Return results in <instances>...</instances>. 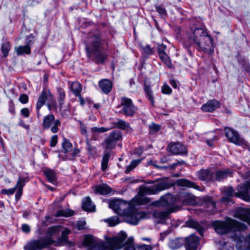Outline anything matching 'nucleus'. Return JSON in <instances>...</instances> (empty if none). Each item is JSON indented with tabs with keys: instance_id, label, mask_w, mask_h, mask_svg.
Masks as SVG:
<instances>
[{
	"instance_id": "obj_1",
	"label": "nucleus",
	"mask_w": 250,
	"mask_h": 250,
	"mask_svg": "<svg viewBox=\"0 0 250 250\" xmlns=\"http://www.w3.org/2000/svg\"><path fill=\"white\" fill-rule=\"evenodd\" d=\"M127 235L121 231L118 235L107 237L105 242L100 241L91 235H85L83 245L88 248V250H119L124 248V250H152L150 245H141L136 247L134 246L133 237L125 241Z\"/></svg>"
},
{
	"instance_id": "obj_2",
	"label": "nucleus",
	"mask_w": 250,
	"mask_h": 250,
	"mask_svg": "<svg viewBox=\"0 0 250 250\" xmlns=\"http://www.w3.org/2000/svg\"><path fill=\"white\" fill-rule=\"evenodd\" d=\"M191 32L187 34V40L185 42V46L187 49L188 53L192 56V52L189 46H195L198 49L207 53L213 52L214 46L212 39L207 33L203 27H191Z\"/></svg>"
},
{
	"instance_id": "obj_3",
	"label": "nucleus",
	"mask_w": 250,
	"mask_h": 250,
	"mask_svg": "<svg viewBox=\"0 0 250 250\" xmlns=\"http://www.w3.org/2000/svg\"><path fill=\"white\" fill-rule=\"evenodd\" d=\"M60 226L49 227L46 231V236L29 241L24 246V250H42L54 244L56 242L53 237H58L61 231Z\"/></svg>"
},
{
	"instance_id": "obj_4",
	"label": "nucleus",
	"mask_w": 250,
	"mask_h": 250,
	"mask_svg": "<svg viewBox=\"0 0 250 250\" xmlns=\"http://www.w3.org/2000/svg\"><path fill=\"white\" fill-rule=\"evenodd\" d=\"M176 201L175 197L170 194H167L160 198V200L157 203L158 206L167 208V211H155L153 213L154 216L159 219V222L164 224L168 218L170 213L174 212L180 208V207L175 205Z\"/></svg>"
},
{
	"instance_id": "obj_5",
	"label": "nucleus",
	"mask_w": 250,
	"mask_h": 250,
	"mask_svg": "<svg viewBox=\"0 0 250 250\" xmlns=\"http://www.w3.org/2000/svg\"><path fill=\"white\" fill-rule=\"evenodd\" d=\"M215 231L223 235L230 231H237L238 234L246 229V226L230 218H226L225 221H216L212 223Z\"/></svg>"
},
{
	"instance_id": "obj_6",
	"label": "nucleus",
	"mask_w": 250,
	"mask_h": 250,
	"mask_svg": "<svg viewBox=\"0 0 250 250\" xmlns=\"http://www.w3.org/2000/svg\"><path fill=\"white\" fill-rule=\"evenodd\" d=\"M104 42L99 34L89 36L85 43V49L87 56H89L92 52L103 48Z\"/></svg>"
},
{
	"instance_id": "obj_7",
	"label": "nucleus",
	"mask_w": 250,
	"mask_h": 250,
	"mask_svg": "<svg viewBox=\"0 0 250 250\" xmlns=\"http://www.w3.org/2000/svg\"><path fill=\"white\" fill-rule=\"evenodd\" d=\"M61 125V121L59 119H55L53 114H50L45 116L42 120V126L44 129L50 128L52 133H55L59 131V126Z\"/></svg>"
},
{
	"instance_id": "obj_8",
	"label": "nucleus",
	"mask_w": 250,
	"mask_h": 250,
	"mask_svg": "<svg viewBox=\"0 0 250 250\" xmlns=\"http://www.w3.org/2000/svg\"><path fill=\"white\" fill-rule=\"evenodd\" d=\"M167 188V184L164 182H160L150 186H141L140 188L139 194L141 196L145 195L156 194Z\"/></svg>"
},
{
	"instance_id": "obj_9",
	"label": "nucleus",
	"mask_w": 250,
	"mask_h": 250,
	"mask_svg": "<svg viewBox=\"0 0 250 250\" xmlns=\"http://www.w3.org/2000/svg\"><path fill=\"white\" fill-rule=\"evenodd\" d=\"M118 107H123L121 112L123 113L125 116L129 117L133 116L137 110V108L133 104L132 100L125 97L121 98V103Z\"/></svg>"
},
{
	"instance_id": "obj_10",
	"label": "nucleus",
	"mask_w": 250,
	"mask_h": 250,
	"mask_svg": "<svg viewBox=\"0 0 250 250\" xmlns=\"http://www.w3.org/2000/svg\"><path fill=\"white\" fill-rule=\"evenodd\" d=\"M233 239L238 250H250V233L245 237L241 232L234 235Z\"/></svg>"
},
{
	"instance_id": "obj_11",
	"label": "nucleus",
	"mask_w": 250,
	"mask_h": 250,
	"mask_svg": "<svg viewBox=\"0 0 250 250\" xmlns=\"http://www.w3.org/2000/svg\"><path fill=\"white\" fill-rule=\"evenodd\" d=\"M237 192L235 193V196L239 197L245 201L250 202V179L244 184L238 185L237 187Z\"/></svg>"
},
{
	"instance_id": "obj_12",
	"label": "nucleus",
	"mask_w": 250,
	"mask_h": 250,
	"mask_svg": "<svg viewBox=\"0 0 250 250\" xmlns=\"http://www.w3.org/2000/svg\"><path fill=\"white\" fill-rule=\"evenodd\" d=\"M225 136L229 141L237 145L241 146L244 144V140L234 129L226 127L225 128Z\"/></svg>"
},
{
	"instance_id": "obj_13",
	"label": "nucleus",
	"mask_w": 250,
	"mask_h": 250,
	"mask_svg": "<svg viewBox=\"0 0 250 250\" xmlns=\"http://www.w3.org/2000/svg\"><path fill=\"white\" fill-rule=\"evenodd\" d=\"M109 207L120 216H124L126 212V204L120 200L114 199L110 201Z\"/></svg>"
},
{
	"instance_id": "obj_14",
	"label": "nucleus",
	"mask_w": 250,
	"mask_h": 250,
	"mask_svg": "<svg viewBox=\"0 0 250 250\" xmlns=\"http://www.w3.org/2000/svg\"><path fill=\"white\" fill-rule=\"evenodd\" d=\"M122 138V133L119 131L114 130L112 131L108 136L105 139V147L112 149L116 145L117 141Z\"/></svg>"
},
{
	"instance_id": "obj_15",
	"label": "nucleus",
	"mask_w": 250,
	"mask_h": 250,
	"mask_svg": "<svg viewBox=\"0 0 250 250\" xmlns=\"http://www.w3.org/2000/svg\"><path fill=\"white\" fill-rule=\"evenodd\" d=\"M233 216L246 222L250 226V208H239L235 210Z\"/></svg>"
},
{
	"instance_id": "obj_16",
	"label": "nucleus",
	"mask_w": 250,
	"mask_h": 250,
	"mask_svg": "<svg viewBox=\"0 0 250 250\" xmlns=\"http://www.w3.org/2000/svg\"><path fill=\"white\" fill-rule=\"evenodd\" d=\"M184 244L186 250H197L199 244V238L192 234L186 238Z\"/></svg>"
},
{
	"instance_id": "obj_17",
	"label": "nucleus",
	"mask_w": 250,
	"mask_h": 250,
	"mask_svg": "<svg viewBox=\"0 0 250 250\" xmlns=\"http://www.w3.org/2000/svg\"><path fill=\"white\" fill-rule=\"evenodd\" d=\"M88 57H93V60L95 62L98 64H103L106 60L108 55L102 49H100L92 52Z\"/></svg>"
},
{
	"instance_id": "obj_18",
	"label": "nucleus",
	"mask_w": 250,
	"mask_h": 250,
	"mask_svg": "<svg viewBox=\"0 0 250 250\" xmlns=\"http://www.w3.org/2000/svg\"><path fill=\"white\" fill-rule=\"evenodd\" d=\"M168 147L169 151L173 154L183 155L187 153L186 146L180 143L170 144Z\"/></svg>"
},
{
	"instance_id": "obj_19",
	"label": "nucleus",
	"mask_w": 250,
	"mask_h": 250,
	"mask_svg": "<svg viewBox=\"0 0 250 250\" xmlns=\"http://www.w3.org/2000/svg\"><path fill=\"white\" fill-rule=\"evenodd\" d=\"M233 174V171L229 168L217 170L214 175V179L217 181L221 182L226 179L229 177H232Z\"/></svg>"
},
{
	"instance_id": "obj_20",
	"label": "nucleus",
	"mask_w": 250,
	"mask_h": 250,
	"mask_svg": "<svg viewBox=\"0 0 250 250\" xmlns=\"http://www.w3.org/2000/svg\"><path fill=\"white\" fill-rule=\"evenodd\" d=\"M198 178L202 181L206 182L213 181L214 180V173L209 169H201L198 172Z\"/></svg>"
},
{
	"instance_id": "obj_21",
	"label": "nucleus",
	"mask_w": 250,
	"mask_h": 250,
	"mask_svg": "<svg viewBox=\"0 0 250 250\" xmlns=\"http://www.w3.org/2000/svg\"><path fill=\"white\" fill-rule=\"evenodd\" d=\"M220 106L219 102L213 99L209 100L206 104H204L202 106L201 109L203 111L212 112Z\"/></svg>"
},
{
	"instance_id": "obj_22",
	"label": "nucleus",
	"mask_w": 250,
	"mask_h": 250,
	"mask_svg": "<svg viewBox=\"0 0 250 250\" xmlns=\"http://www.w3.org/2000/svg\"><path fill=\"white\" fill-rule=\"evenodd\" d=\"M52 98L53 95L50 93L49 90H44L42 91L38 99L36 104V105H37V108H41L45 104L47 99H52Z\"/></svg>"
},
{
	"instance_id": "obj_23",
	"label": "nucleus",
	"mask_w": 250,
	"mask_h": 250,
	"mask_svg": "<svg viewBox=\"0 0 250 250\" xmlns=\"http://www.w3.org/2000/svg\"><path fill=\"white\" fill-rule=\"evenodd\" d=\"M99 86L102 92L106 94H108L112 88V83L108 79H103L99 81Z\"/></svg>"
},
{
	"instance_id": "obj_24",
	"label": "nucleus",
	"mask_w": 250,
	"mask_h": 250,
	"mask_svg": "<svg viewBox=\"0 0 250 250\" xmlns=\"http://www.w3.org/2000/svg\"><path fill=\"white\" fill-rule=\"evenodd\" d=\"M93 188L95 193L101 195L109 194L112 190V189L107 185L105 184L96 185Z\"/></svg>"
},
{
	"instance_id": "obj_25",
	"label": "nucleus",
	"mask_w": 250,
	"mask_h": 250,
	"mask_svg": "<svg viewBox=\"0 0 250 250\" xmlns=\"http://www.w3.org/2000/svg\"><path fill=\"white\" fill-rule=\"evenodd\" d=\"M185 239L182 238H176L169 241L168 246L171 249H178L183 246Z\"/></svg>"
},
{
	"instance_id": "obj_26",
	"label": "nucleus",
	"mask_w": 250,
	"mask_h": 250,
	"mask_svg": "<svg viewBox=\"0 0 250 250\" xmlns=\"http://www.w3.org/2000/svg\"><path fill=\"white\" fill-rule=\"evenodd\" d=\"M186 225L188 227L196 229L201 236L203 235L204 229L197 222L189 220L186 222Z\"/></svg>"
},
{
	"instance_id": "obj_27",
	"label": "nucleus",
	"mask_w": 250,
	"mask_h": 250,
	"mask_svg": "<svg viewBox=\"0 0 250 250\" xmlns=\"http://www.w3.org/2000/svg\"><path fill=\"white\" fill-rule=\"evenodd\" d=\"M234 190L232 187H227L224 188V195L222 197L221 200L223 202H230L231 198L235 196Z\"/></svg>"
},
{
	"instance_id": "obj_28",
	"label": "nucleus",
	"mask_w": 250,
	"mask_h": 250,
	"mask_svg": "<svg viewBox=\"0 0 250 250\" xmlns=\"http://www.w3.org/2000/svg\"><path fill=\"white\" fill-rule=\"evenodd\" d=\"M82 208L87 211L92 212L95 210V206L92 204L91 199L88 196L83 200Z\"/></svg>"
},
{
	"instance_id": "obj_29",
	"label": "nucleus",
	"mask_w": 250,
	"mask_h": 250,
	"mask_svg": "<svg viewBox=\"0 0 250 250\" xmlns=\"http://www.w3.org/2000/svg\"><path fill=\"white\" fill-rule=\"evenodd\" d=\"M141 215L136 212H132L125 217V221L132 225H137L138 223Z\"/></svg>"
},
{
	"instance_id": "obj_30",
	"label": "nucleus",
	"mask_w": 250,
	"mask_h": 250,
	"mask_svg": "<svg viewBox=\"0 0 250 250\" xmlns=\"http://www.w3.org/2000/svg\"><path fill=\"white\" fill-rule=\"evenodd\" d=\"M43 173L46 177L48 182L51 183L55 184L56 182V173L51 169H46Z\"/></svg>"
},
{
	"instance_id": "obj_31",
	"label": "nucleus",
	"mask_w": 250,
	"mask_h": 250,
	"mask_svg": "<svg viewBox=\"0 0 250 250\" xmlns=\"http://www.w3.org/2000/svg\"><path fill=\"white\" fill-rule=\"evenodd\" d=\"M15 49L17 54L19 56L31 53V48L28 45H20L15 47Z\"/></svg>"
},
{
	"instance_id": "obj_32",
	"label": "nucleus",
	"mask_w": 250,
	"mask_h": 250,
	"mask_svg": "<svg viewBox=\"0 0 250 250\" xmlns=\"http://www.w3.org/2000/svg\"><path fill=\"white\" fill-rule=\"evenodd\" d=\"M144 91L148 100L150 102L152 106H154L155 101L151 87L145 84L144 85Z\"/></svg>"
},
{
	"instance_id": "obj_33",
	"label": "nucleus",
	"mask_w": 250,
	"mask_h": 250,
	"mask_svg": "<svg viewBox=\"0 0 250 250\" xmlns=\"http://www.w3.org/2000/svg\"><path fill=\"white\" fill-rule=\"evenodd\" d=\"M70 88L74 95L76 96H80V93L82 90V87L79 83L77 82L72 83Z\"/></svg>"
},
{
	"instance_id": "obj_34",
	"label": "nucleus",
	"mask_w": 250,
	"mask_h": 250,
	"mask_svg": "<svg viewBox=\"0 0 250 250\" xmlns=\"http://www.w3.org/2000/svg\"><path fill=\"white\" fill-rule=\"evenodd\" d=\"M110 156V152L104 151L101 162V169L103 171H105L106 169Z\"/></svg>"
},
{
	"instance_id": "obj_35",
	"label": "nucleus",
	"mask_w": 250,
	"mask_h": 250,
	"mask_svg": "<svg viewBox=\"0 0 250 250\" xmlns=\"http://www.w3.org/2000/svg\"><path fill=\"white\" fill-rule=\"evenodd\" d=\"M114 125L116 127L122 130L127 129L130 126L129 123L122 119H118L117 121L114 123Z\"/></svg>"
},
{
	"instance_id": "obj_36",
	"label": "nucleus",
	"mask_w": 250,
	"mask_h": 250,
	"mask_svg": "<svg viewBox=\"0 0 250 250\" xmlns=\"http://www.w3.org/2000/svg\"><path fill=\"white\" fill-rule=\"evenodd\" d=\"M176 184L178 186L180 187H185L188 188H193L194 187V184L193 183L185 179L177 180Z\"/></svg>"
},
{
	"instance_id": "obj_37",
	"label": "nucleus",
	"mask_w": 250,
	"mask_h": 250,
	"mask_svg": "<svg viewBox=\"0 0 250 250\" xmlns=\"http://www.w3.org/2000/svg\"><path fill=\"white\" fill-rule=\"evenodd\" d=\"M69 104L66 105L64 104H59L60 111L62 116L64 117H67L70 115V110L69 108Z\"/></svg>"
},
{
	"instance_id": "obj_38",
	"label": "nucleus",
	"mask_w": 250,
	"mask_h": 250,
	"mask_svg": "<svg viewBox=\"0 0 250 250\" xmlns=\"http://www.w3.org/2000/svg\"><path fill=\"white\" fill-rule=\"evenodd\" d=\"M74 211L71 209H60L57 211L55 216L56 217L64 216L70 217L73 215Z\"/></svg>"
},
{
	"instance_id": "obj_39",
	"label": "nucleus",
	"mask_w": 250,
	"mask_h": 250,
	"mask_svg": "<svg viewBox=\"0 0 250 250\" xmlns=\"http://www.w3.org/2000/svg\"><path fill=\"white\" fill-rule=\"evenodd\" d=\"M62 147L63 152L67 154L70 152L72 150V144L66 139H64L62 143Z\"/></svg>"
},
{
	"instance_id": "obj_40",
	"label": "nucleus",
	"mask_w": 250,
	"mask_h": 250,
	"mask_svg": "<svg viewBox=\"0 0 250 250\" xmlns=\"http://www.w3.org/2000/svg\"><path fill=\"white\" fill-rule=\"evenodd\" d=\"M141 51L143 55L149 56L154 53V49L150 47L149 45H146L141 47Z\"/></svg>"
},
{
	"instance_id": "obj_41",
	"label": "nucleus",
	"mask_w": 250,
	"mask_h": 250,
	"mask_svg": "<svg viewBox=\"0 0 250 250\" xmlns=\"http://www.w3.org/2000/svg\"><path fill=\"white\" fill-rule=\"evenodd\" d=\"M143 159L133 160L131 161L130 165L127 167L125 173H129L134 168L136 167L142 161Z\"/></svg>"
},
{
	"instance_id": "obj_42",
	"label": "nucleus",
	"mask_w": 250,
	"mask_h": 250,
	"mask_svg": "<svg viewBox=\"0 0 250 250\" xmlns=\"http://www.w3.org/2000/svg\"><path fill=\"white\" fill-rule=\"evenodd\" d=\"M70 231L69 229H65L62 232V235L61 237L58 238V240L59 243H67L68 241L67 235L69 234Z\"/></svg>"
},
{
	"instance_id": "obj_43",
	"label": "nucleus",
	"mask_w": 250,
	"mask_h": 250,
	"mask_svg": "<svg viewBox=\"0 0 250 250\" xmlns=\"http://www.w3.org/2000/svg\"><path fill=\"white\" fill-rule=\"evenodd\" d=\"M58 93V101L59 104H64V100L65 98V93L64 91L61 88L58 87L57 88Z\"/></svg>"
},
{
	"instance_id": "obj_44",
	"label": "nucleus",
	"mask_w": 250,
	"mask_h": 250,
	"mask_svg": "<svg viewBox=\"0 0 250 250\" xmlns=\"http://www.w3.org/2000/svg\"><path fill=\"white\" fill-rule=\"evenodd\" d=\"M29 179L27 176L24 177L21 175H20L15 187L16 188L20 187L23 188V187L25 186V183H27Z\"/></svg>"
},
{
	"instance_id": "obj_45",
	"label": "nucleus",
	"mask_w": 250,
	"mask_h": 250,
	"mask_svg": "<svg viewBox=\"0 0 250 250\" xmlns=\"http://www.w3.org/2000/svg\"><path fill=\"white\" fill-rule=\"evenodd\" d=\"M161 126L158 124L154 123L149 125V133L151 134H155L160 130Z\"/></svg>"
},
{
	"instance_id": "obj_46",
	"label": "nucleus",
	"mask_w": 250,
	"mask_h": 250,
	"mask_svg": "<svg viewBox=\"0 0 250 250\" xmlns=\"http://www.w3.org/2000/svg\"><path fill=\"white\" fill-rule=\"evenodd\" d=\"M10 49V44L9 42H4L1 46V51L4 57H6Z\"/></svg>"
},
{
	"instance_id": "obj_47",
	"label": "nucleus",
	"mask_w": 250,
	"mask_h": 250,
	"mask_svg": "<svg viewBox=\"0 0 250 250\" xmlns=\"http://www.w3.org/2000/svg\"><path fill=\"white\" fill-rule=\"evenodd\" d=\"M104 221L107 222L110 227H114L120 223L117 216H113L104 220Z\"/></svg>"
},
{
	"instance_id": "obj_48",
	"label": "nucleus",
	"mask_w": 250,
	"mask_h": 250,
	"mask_svg": "<svg viewBox=\"0 0 250 250\" xmlns=\"http://www.w3.org/2000/svg\"><path fill=\"white\" fill-rule=\"evenodd\" d=\"M162 61L167 65L169 68H171L172 64L171 61L167 56L165 53L159 55Z\"/></svg>"
},
{
	"instance_id": "obj_49",
	"label": "nucleus",
	"mask_w": 250,
	"mask_h": 250,
	"mask_svg": "<svg viewBox=\"0 0 250 250\" xmlns=\"http://www.w3.org/2000/svg\"><path fill=\"white\" fill-rule=\"evenodd\" d=\"M221 250H233V246L228 242H224L220 245Z\"/></svg>"
},
{
	"instance_id": "obj_50",
	"label": "nucleus",
	"mask_w": 250,
	"mask_h": 250,
	"mask_svg": "<svg viewBox=\"0 0 250 250\" xmlns=\"http://www.w3.org/2000/svg\"><path fill=\"white\" fill-rule=\"evenodd\" d=\"M124 181L128 184H134L141 182L142 181L140 179H136L134 177H129L126 178Z\"/></svg>"
},
{
	"instance_id": "obj_51",
	"label": "nucleus",
	"mask_w": 250,
	"mask_h": 250,
	"mask_svg": "<svg viewBox=\"0 0 250 250\" xmlns=\"http://www.w3.org/2000/svg\"><path fill=\"white\" fill-rule=\"evenodd\" d=\"M162 92L165 94H170L172 92L171 88L167 84L165 83L162 87Z\"/></svg>"
},
{
	"instance_id": "obj_52",
	"label": "nucleus",
	"mask_w": 250,
	"mask_h": 250,
	"mask_svg": "<svg viewBox=\"0 0 250 250\" xmlns=\"http://www.w3.org/2000/svg\"><path fill=\"white\" fill-rule=\"evenodd\" d=\"M239 63L243 66L245 70L249 71L250 68V66L248 63L247 61L245 59H241L239 60Z\"/></svg>"
},
{
	"instance_id": "obj_53",
	"label": "nucleus",
	"mask_w": 250,
	"mask_h": 250,
	"mask_svg": "<svg viewBox=\"0 0 250 250\" xmlns=\"http://www.w3.org/2000/svg\"><path fill=\"white\" fill-rule=\"evenodd\" d=\"M16 189L17 188L15 186L13 188H9L8 189H2L1 190L0 193L2 194H6L8 195H12L15 192Z\"/></svg>"
},
{
	"instance_id": "obj_54",
	"label": "nucleus",
	"mask_w": 250,
	"mask_h": 250,
	"mask_svg": "<svg viewBox=\"0 0 250 250\" xmlns=\"http://www.w3.org/2000/svg\"><path fill=\"white\" fill-rule=\"evenodd\" d=\"M91 130L92 132L100 133L107 131L108 130H109V128H106L104 127H93L91 128Z\"/></svg>"
},
{
	"instance_id": "obj_55",
	"label": "nucleus",
	"mask_w": 250,
	"mask_h": 250,
	"mask_svg": "<svg viewBox=\"0 0 250 250\" xmlns=\"http://www.w3.org/2000/svg\"><path fill=\"white\" fill-rule=\"evenodd\" d=\"M185 199L183 200L182 203L184 205H190L192 204L193 200L189 195L186 194L184 196Z\"/></svg>"
},
{
	"instance_id": "obj_56",
	"label": "nucleus",
	"mask_w": 250,
	"mask_h": 250,
	"mask_svg": "<svg viewBox=\"0 0 250 250\" xmlns=\"http://www.w3.org/2000/svg\"><path fill=\"white\" fill-rule=\"evenodd\" d=\"M166 46L163 44H158L157 46V51L158 52L159 55L165 53V50L166 49Z\"/></svg>"
},
{
	"instance_id": "obj_57",
	"label": "nucleus",
	"mask_w": 250,
	"mask_h": 250,
	"mask_svg": "<svg viewBox=\"0 0 250 250\" xmlns=\"http://www.w3.org/2000/svg\"><path fill=\"white\" fill-rule=\"evenodd\" d=\"M28 96L25 94H22L20 95L19 97V101L20 102L23 104H26L28 102Z\"/></svg>"
},
{
	"instance_id": "obj_58",
	"label": "nucleus",
	"mask_w": 250,
	"mask_h": 250,
	"mask_svg": "<svg viewBox=\"0 0 250 250\" xmlns=\"http://www.w3.org/2000/svg\"><path fill=\"white\" fill-rule=\"evenodd\" d=\"M156 10L162 16H164L167 14L166 10L164 7H162L161 6H156Z\"/></svg>"
},
{
	"instance_id": "obj_59",
	"label": "nucleus",
	"mask_w": 250,
	"mask_h": 250,
	"mask_svg": "<svg viewBox=\"0 0 250 250\" xmlns=\"http://www.w3.org/2000/svg\"><path fill=\"white\" fill-rule=\"evenodd\" d=\"M35 41V38L32 34L28 36L26 38V44L30 46Z\"/></svg>"
},
{
	"instance_id": "obj_60",
	"label": "nucleus",
	"mask_w": 250,
	"mask_h": 250,
	"mask_svg": "<svg viewBox=\"0 0 250 250\" xmlns=\"http://www.w3.org/2000/svg\"><path fill=\"white\" fill-rule=\"evenodd\" d=\"M58 142V136L57 135H54L52 136L50 141V146L51 147L55 146Z\"/></svg>"
},
{
	"instance_id": "obj_61",
	"label": "nucleus",
	"mask_w": 250,
	"mask_h": 250,
	"mask_svg": "<svg viewBox=\"0 0 250 250\" xmlns=\"http://www.w3.org/2000/svg\"><path fill=\"white\" fill-rule=\"evenodd\" d=\"M21 113L25 118H28L30 115L29 110L28 108H23L21 110Z\"/></svg>"
},
{
	"instance_id": "obj_62",
	"label": "nucleus",
	"mask_w": 250,
	"mask_h": 250,
	"mask_svg": "<svg viewBox=\"0 0 250 250\" xmlns=\"http://www.w3.org/2000/svg\"><path fill=\"white\" fill-rule=\"evenodd\" d=\"M80 129L82 134L87 136V130L84 125L81 122H80Z\"/></svg>"
},
{
	"instance_id": "obj_63",
	"label": "nucleus",
	"mask_w": 250,
	"mask_h": 250,
	"mask_svg": "<svg viewBox=\"0 0 250 250\" xmlns=\"http://www.w3.org/2000/svg\"><path fill=\"white\" fill-rule=\"evenodd\" d=\"M85 224L86 223L84 221H81L77 222L76 226L79 230H81L84 228Z\"/></svg>"
},
{
	"instance_id": "obj_64",
	"label": "nucleus",
	"mask_w": 250,
	"mask_h": 250,
	"mask_svg": "<svg viewBox=\"0 0 250 250\" xmlns=\"http://www.w3.org/2000/svg\"><path fill=\"white\" fill-rule=\"evenodd\" d=\"M21 230L23 232L28 233L30 231V227L27 224H22L21 226Z\"/></svg>"
}]
</instances>
